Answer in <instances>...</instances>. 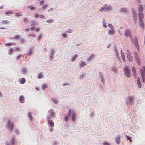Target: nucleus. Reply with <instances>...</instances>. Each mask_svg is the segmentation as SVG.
<instances>
[{
	"label": "nucleus",
	"instance_id": "f257e3e1",
	"mask_svg": "<svg viewBox=\"0 0 145 145\" xmlns=\"http://www.w3.org/2000/svg\"><path fill=\"white\" fill-rule=\"evenodd\" d=\"M68 116L69 117H71L72 121L74 122L76 118V112L72 110H69L68 112Z\"/></svg>",
	"mask_w": 145,
	"mask_h": 145
},
{
	"label": "nucleus",
	"instance_id": "f03ea898",
	"mask_svg": "<svg viewBox=\"0 0 145 145\" xmlns=\"http://www.w3.org/2000/svg\"><path fill=\"white\" fill-rule=\"evenodd\" d=\"M132 41L133 42L135 43V46L136 47L138 51H139V47L138 46V41L137 38L136 37H134L132 39Z\"/></svg>",
	"mask_w": 145,
	"mask_h": 145
},
{
	"label": "nucleus",
	"instance_id": "7ed1b4c3",
	"mask_svg": "<svg viewBox=\"0 0 145 145\" xmlns=\"http://www.w3.org/2000/svg\"><path fill=\"white\" fill-rule=\"evenodd\" d=\"M48 114L51 118H54L55 116V112L52 109L48 111Z\"/></svg>",
	"mask_w": 145,
	"mask_h": 145
},
{
	"label": "nucleus",
	"instance_id": "20e7f679",
	"mask_svg": "<svg viewBox=\"0 0 145 145\" xmlns=\"http://www.w3.org/2000/svg\"><path fill=\"white\" fill-rule=\"evenodd\" d=\"M123 71L125 75L127 77H129L130 76V74L128 68L126 67H124Z\"/></svg>",
	"mask_w": 145,
	"mask_h": 145
},
{
	"label": "nucleus",
	"instance_id": "39448f33",
	"mask_svg": "<svg viewBox=\"0 0 145 145\" xmlns=\"http://www.w3.org/2000/svg\"><path fill=\"white\" fill-rule=\"evenodd\" d=\"M50 117H48L47 118L48 123L50 127H53L54 126V123L51 120H50Z\"/></svg>",
	"mask_w": 145,
	"mask_h": 145
},
{
	"label": "nucleus",
	"instance_id": "423d86ee",
	"mask_svg": "<svg viewBox=\"0 0 145 145\" xmlns=\"http://www.w3.org/2000/svg\"><path fill=\"white\" fill-rule=\"evenodd\" d=\"M14 139L15 138L14 136H11L10 139V142H8L6 144L8 143L9 144V145H14L15 143Z\"/></svg>",
	"mask_w": 145,
	"mask_h": 145
},
{
	"label": "nucleus",
	"instance_id": "0eeeda50",
	"mask_svg": "<svg viewBox=\"0 0 145 145\" xmlns=\"http://www.w3.org/2000/svg\"><path fill=\"white\" fill-rule=\"evenodd\" d=\"M121 137L118 135L116 136L115 138V141L118 144H119L120 143V139Z\"/></svg>",
	"mask_w": 145,
	"mask_h": 145
},
{
	"label": "nucleus",
	"instance_id": "6e6552de",
	"mask_svg": "<svg viewBox=\"0 0 145 145\" xmlns=\"http://www.w3.org/2000/svg\"><path fill=\"white\" fill-rule=\"evenodd\" d=\"M28 71V69L26 68H23L21 70V73L22 74H27Z\"/></svg>",
	"mask_w": 145,
	"mask_h": 145
},
{
	"label": "nucleus",
	"instance_id": "1a4fd4ad",
	"mask_svg": "<svg viewBox=\"0 0 145 145\" xmlns=\"http://www.w3.org/2000/svg\"><path fill=\"white\" fill-rule=\"evenodd\" d=\"M7 126L9 130L10 131H12L13 127V125L12 122L9 121L8 123Z\"/></svg>",
	"mask_w": 145,
	"mask_h": 145
},
{
	"label": "nucleus",
	"instance_id": "9d476101",
	"mask_svg": "<svg viewBox=\"0 0 145 145\" xmlns=\"http://www.w3.org/2000/svg\"><path fill=\"white\" fill-rule=\"evenodd\" d=\"M140 72L141 76L145 74V67L143 66L140 69Z\"/></svg>",
	"mask_w": 145,
	"mask_h": 145
},
{
	"label": "nucleus",
	"instance_id": "9b49d317",
	"mask_svg": "<svg viewBox=\"0 0 145 145\" xmlns=\"http://www.w3.org/2000/svg\"><path fill=\"white\" fill-rule=\"evenodd\" d=\"M86 64L85 62L81 61L79 64V67L80 69H82L84 66L86 65Z\"/></svg>",
	"mask_w": 145,
	"mask_h": 145
},
{
	"label": "nucleus",
	"instance_id": "f8f14e48",
	"mask_svg": "<svg viewBox=\"0 0 145 145\" xmlns=\"http://www.w3.org/2000/svg\"><path fill=\"white\" fill-rule=\"evenodd\" d=\"M134 100V97H128V101L130 104L132 105Z\"/></svg>",
	"mask_w": 145,
	"mask_h": 145
},
{
	"label": "nucleus",
	"instance_id": "ddd939ff",
	"mask_svg": "<svg viewBox=\"0 0 145 145\" xmlns=\"http://www.w3.org/2000/svg\"><path fill=\"white\" fill-rule=\"evenodd\" d=\"M138 16L139 18V20L140 21H141L144 17L143 14L142 12H139Z\"/></svg>",
	"mask_w": 145,
	"mask_h": 145
},
{
	"label": "nucleus",
	"instance_id": "4468645a",
	"mask_svg": "<svg viewBox=\"0 0 145 145\" xmlns=\"http://www.w3.org/2000/svg\"><path fill=\"white\" fill-rule=\"evenodd\" d=\"M143 10V5H140L138 9V11L139 12H142Z\"/></svg>",
	"mask_w": 145,
	"mask_h": 145
},
{
	"label": "nucleus",
	"instance_id": "2eb2a0df",
	"mask_svg": "<svg viewBox=\"0 0 145 145\" xmlns=\"http://www.w3.org/2000/svg\"><path fill=\"white\" fill-rule=\"evenodd\" d=\"M24 98L23 95H21L19 98V101L21 103H24Z\"/></svg>",
	"mask_w": 145,
	"mask_h": 145
},
{
	"label": "nucleus",
	"instance_id": "dca6fc26",
	"mask_svg": "<svg viewBox=\"0 0 145 145\" xmlns=\"http://www.w3.org/2000/svg\"><path fill=\"white\" fill-rule=\"evenodd\" d=\"M137 82L138 87L140 88L141 87V84L140 79L139 77H138L137 79Z\"/></svg>",
	"mask_w": 145,
	"mask_h": 145
},
{
	"label": "nucleus",
	"instance_id": "f3484780",
	"mask_svg": "<svg viewBox=\"0 0 145 145\" xmlns=\"http://www.w3.org/2000/svg\"><path fill=\"white\" fill-rule=\"evenodd\" d=\"M121 53L122 59L124 62H125V59L124 53L123 52H122V50H121Z\"/></svg>",
	"mask_w": 145,
	"mask_h": 145
},
{
	"label": "nucleus",
	"instance_id": "a211bd4d",
	"mask_svg": "<svg viewBox=\"0 0 145 145\" xmlns=\"http://www.w3.org/2000/svg\"><path fill=\"white\" fill-rule=\"evenodd\" d=\"M125 36H128L130 35L131 37V35H130V31L129 29H127L125 30Z\"/></svg>",
	"mask_w": 145,
	"mask_h": 145
},
{
	"label": "nucleus",
	"instance_id": "6ab92c4d",
	"mask_svg": "<svg viewBox=\"0 0 145 145\" xmlns=\"http://www.w3.org/2000/svg\"><path fill=\"white\" fill-rule=\"evenodd\" d=\"M115 52L116 55V57L118 59H120L119 57V54L118 51V50L116 47H115Z\"/></svg>",
	"mask_w": 145,
	"mask_h": 145
},
{
	"label": "nucleus",
	"instance_id": "aec40b11",
	"mask_svg": "<svg viewBox=\"0 0 145 145\" xmlns=\"http://www.w3.org/2000/svg\"><path fill=\"white\" fill-rule=\"evenodd\" d=\"M77 56V54H74L73 55L71 59V60L73 62L76 59Z\"/></svg>",
	"mask_w": 145,
	"mask_h": 145
},
{
	"label": "nucleus",
	"instance_id": "412c9836",
	"mask_svg": "<svg viewBox=\"0 0 145 145\" xmlns=\"http://www.w3.org/2000/svg\"><path fill=\"white\" fill-rule=\"evenodd\" d=\"M14 50L12 48H10L8 50V54L9 55H12Z\"/></svg>",
	"mask_w": 145,
	"mask_h": 145
},
{
	"label": "nucleus",
	"instance_id": "4be33fe9",
	"mask_svg": "<svg viewBox=\"0 0 145 145\" xmlns=\"http://www.w3.org/2000/svg\"><path fill=\"white\" fill-rule=\"evenodd\" d=\"M132 71L133 72V74L135 76H136V75H135L136 74V70H135V68L134 67H132Z\"/></svg>",
	"mask_w": 145,
	"mask_h": 145
},
{
	"label": "nucleus",
	"instance_id": "5701e85b",
	"mask_svg": "<svg viewBox=\"0 0 145 145\" xmlns=\"http://www.w3.org/2000/svg\"><path fill=\"white\" fill-rule=\"evenodd\" d=\"M33 49V48H31L30 49H29L28 51V52L27 53V54L28 56H30L32 54V50Z\"/></svg>",
	"mask_w": 145,
	"mask_h": 145
},
{
	"label": "nucleus",
	"instance_id": "b1692460",
	"mask_svg": "<svg viewBox=\"0 0 145 145\" xmlns=\"http://www.w3.org/2000/svg\"><path fill=\"white\" fill-rule=\"evenodd\" d=\"M115 31L114 29H112L111 30H109L108 31V33L110 35H112L115 32Z\"/></svg>",
	"mask_w": 145,
	"mask_h": 145
},
{
	"label": "nucleus",
	"instance_id": "393cba45",
	"mask_svg": "<svg viewBox=\"0 0 145 145\" xmlns=\"http://www.w3.org/2000/svg\"><path fill=\"white\" fill-rule=\"evenodd\" d=\"M94 55L93 54H91L89 57H88L87 59V60L88 61H90L92 58L93 57Z\"/></svg>",
	"mask_w": 145,
	"mask_h": 145
},
{
	"label": "nucleus",
	"instance_id": "a878e982",
	"mask_svg": "<svg viewBox=\"0 0 145 145\" xmlns=\"http://www.w3.org/2000/svg\"><path fill=\"white\" fill-rule=\"evenodd\" d=\"M25 82V79L24 78H22L20 82V83L21 84H24Z\"/></svg>",
	"mask_w": 145,
	"mask_h": 145
},
{
	"label": "nucleus",
	"instance_id": "bb28decb",
	"mask_svg": "<svg viewBox=\"0 0 145 145\" xmlns=\"http://www.w3.org/2000/svg\"><path fill=\"white\" fill-rule=\"evenodd\" d=\"M15 15L18 17L22 16L23 15L22 12H20L19 13H16L15 14Z\"/></svg>",
	"mask_w": 145,
	"mask_h": 145
},
{
	"label": "nucleus",
	"instance_id": "cd10ccee",
	"mask_svg": "<svg viewBox=\"0 0 145 145\" xmlns=\"http://www.w3.org/2000/svg\"><path fill=\"white\" fill-rule=\"evenodd\" d=\"M102 24L103 26L105 28H106L107 27V25H106V23H105V21L104 19H103V22H102Z\"/></svg>",
	"mask_w": 145,
	"mask_h": 145
},
{
	"label": "nucleus",
	"instance_id": "c85d7f7f",
	"mask_svg": "<svg viewBox=\"0 0 145 145\" xmlns=\"http://www.w3.org/2000/svg\"><path fill=\"white\" fill-rule=\"evenodd\" d=\"M47 87V85L46 84H44L42 85V88L43 89H44Z\"/></svg>",
	"mask_w": 145,
	"mask_h": 145
},
{
	"label": "nucleus",
	"instance_id": "c756f323",
	"mask_svg": "<svg viewBox=\"0 0 145 145\" xmlns=\"http://www.w3.org/2000/svg\"><path fill=\"white\" fill-rule=\"evenodd\" d=\"M28 116L30 121H32V116H31V114L30 113H29L28 114Z\"/></svg>",
	"mask_w": 145,
	"mask_h": 145
},
{
	"label": "nucleus",
	"instance_id": "7c9ffc66",
	"mask_svg": "<svg viewBox=\"0 0 145 145\" xmlns=\"http://www.w3.org/2000/svg\"><path fill=\"white\" fill-rule=\"evenodd\" d=\"M43 77V76L41 73L39 74L37 76L38 78L39 79H40Z\"/></svg>",
	"mask_w": 145,
	"mask_h": 145
},
{
	"label": "nucleus",
	"instance_id": "2f4dec72",
	"mask_svg": "<svg viewBox=\"0 0 145 145\" xmlns=\"http://www.w3.org/2000/svg\"><path fill=\"white\" fill-rule=\"evenodd\" d=\"M140 25L141 26V27L142 28V29H143L144 28V24L142 21V20L141 21H140Z\"/></svg>",
	"mask_w": 145,
	"mask_h": 145
},
{
	"label": "nucleus",
	"instance_id": "473e14b6",
	"mask_svg": "<svg viewBox=\"0 0 145 145\" xmlns=\"http://www.w3.org/2000/svg\"><path fill=\"white\" fill-rule=\"evenodd\" d=\"M133 15L134 17L135 18L137 16V14L136 12L134 10L133 11Z\"/></svg>",
	"mask_w": 145,
	"mask_h": 145
},
{
	"label": "nucleus",
	"instance_id": "72a5a7b5",
	"mask_svg": "<svg viewBox=\"0 0 145 145\" xmlns=\"http://www.w3.org/2000/svg\"><path fill=\"white\" fill-rule=\"evenodd\" d=\"M48 5H45L44 6H42V10H45L46 9V8L47 7H48Z\"/></svg>",
	"mask_w": 145,
	"mask_h": 145
},
{
	"label": "nucleus",
	"instance_id": "f704fd0d",
	"mask_svg": "<svg viewBox=\"0 0 145 145\" xmlns=\"http://www.w3.org/2000/svg\"><path fill=\"white\" fill-rule=\"evenodd\" d=\"M52 101L54 102V103L55 104H57L58 102V100L55 99H52Z\"/></svg>",
	"mask_w": 145,
	"mask_h": 145
},
{
	"label": "nucleus",
	"instance_id": "c9c22d12",
	"mask_svg": "<svg viewBox=\"0 0 145 145\" xmlns=\"http://www.w3.org/2000/svg\"><path fill=\"white\" fill-rule=\"evenodd\" d=\"M53 20L52 19H49L46 21V22L48 23H51L53 22Z\"/></svg>",
	"mask_w": 145,
	"mask_h": 145
},
{
	"label": "nucleus",
	"instance_id": "e433bc0d",
	"mask_svg": "<svg viewBox=\"0 0 145 145\" xmlns=\"http://www.w3.org/2000/svg\"><path fill=\"white\" fill-rule=\"evenodd\" d=\"M127 57V58L128 59V60H129V61H132V57L131 56H131H128Z\"/></svg>",
	"mask_w": 145,
	"mask_h": 145
},
{
	"label": "nucleus",
	"instance_id": "4c0bfd02",
	"mask_svg": "<svg viewBox=\"0 0 145 145\" xmlns=\"http://www.w3.org/2000/svg\"><path fill=\"white\" fill-rule=\"evenodd\" d=\"M120 11L121 12H127V10L124 8H121L120 9Z\"/></svg>",
	"mask_w": 145,
	"mask_h": 145
},
{
	"label": "nucleus",
	"instance_id": "58836bf2",
	"mask_svg": "<svg viewBox=\"0 0 145 145\" xmlns=\"http://www.w3.org/2000/svg\"><path fill=\"white\" fill-rule=\"evenodd\" d=\"M69 117L68 116V115H66L65 116V117H64V120L66 122H67L68 121V117Z\"/></svg>",
	"mask_w": 145,
	"mask_h": 145
},
{
	"label": "nucleus",
	"instance_id": "ea45409f",
	"mask_svg": "<svg viewBox=\"0 0 145 145\" xmlns=\"http://www.w3.org/2000/svg\"><path fill=\"white\" fill-rule=\"evenodd\" d=\"M141 77L142 81L145 82V74H144L143 75L141 76Z\"/></svg>",
	"mask_w": 145,
	"mask_h": 145
},
{
	"label": "nucleus",
	"instance_id": "a19ab883",
	"mask_svg": "<svg viewBox=\"0 0 145 145\" xmlns=\"http://www.w3.org/2000/svg\"><path fill=\"white\" fill-rule=\"evenodd\" d=\"M127 57L131 55V53L128 50L127 51Z\"/></svg>",
	"mask_w": 145,
	"mask_h": 145
},
{
	"label": "nucleus",
	"instance_id": "79ce46f5",
	"mask_svg": "<svg viewBox=\"0 0 145 145\" xmlns=\"http://www.w3.org/2000/svg\"><path fill=\"white\" fill-rule=\"evenodd\" d=\"M13 13V12H11L10 11H8L7 12H6L5 13V14L6 15H8L9 14H12Z\"/></svg>",
	"mask_w": 145,
	"mask_h": 145
},
{
	"label": "nucleus",
	"instance_id": "37998d69",
	"mask_svg": "<svg viewBox=\"0 0 145 145\" xmlns=\"http://www.w3.org/2000/svg\"><path fill=\"white\" fill-rule=\"evenodd\" d=\"M37 22H33L31 25L32 26H34L37 24Z\"/></svg>",
	"mask_w": 145,
	"mask_h": 145
},
{
	"label": "nucleus",
	"instance_id": "c03bdc74",
	"mask_svg": "<svg viewBox=\"0 0 145 145\" xmlns=\"http://www.w3.org/2000/svg\"><path fill=\"white\" fill-rule=\"evenodd\" d=\"M111 9V7L110 6H108L106 7V10L109 11Z\"/></svg>",
	"mask_w": 145,
	"mask_h": 145
},
{
	"label": "nucleus",
	"instance_id": "a18cd8bd",
	"mask_svg": "<svg viewBox=\"0 0 145 145\" xmlns=\"http://www.w3.org/2000/svg\"><path fill=\"white\" fill-rule=\"evenodd\" d=\"M108 26L111 29H114L113 26L111 24H108Z\"/></svg>",
	"mask_w": 145,
	"mask_h": 145
},
{
	"label": "nucleus",
	"instance_id": "49530a36",
	"mask_svg": "<svg viewBox=\"0 0 145 145\" xmlns=\"http://www.w3.org/2000/svg\"><path fill=\"white\" fill-rule=\"evenodd\" d=\"M61 35L62 37L66 38L67 37V35L66 33H61Z\"/></svg>",
	"mask_w": 145,
	"mask_h": 145
},
{
	"label": "nucleus",
	"instance_id": "de8ad7c7",
	"mask_svg": "<svg viewBox=\"0 0 145 145\" xmlns=\"http://www.w3.org/2000/svg\"><path fill=\"white\" fill-rule=\"evenodd\" d=\"M41 34H39L38 36V37L37 39V40L39 41H40L41 38Z\"/></svg>",
	"mask_w": 145,
	"mask_h": 145
},
{
	"label": "nucleus",
	"instance_id": "09e8293b",
	"mask_svg": "<svg viewBox=\"0 0 145 145\" xmlns=\"http://www.w3.org/2000/svg\"><path fill=\"white\" fill-rule=\"evenodd\" d=\"M135 57L136 60H138V55L136 53H135Z\"/></svg>",
	"mask_w": 145,
	"mask_h": 145
},
{
	"label": "nucleus",
	"instance_id": "8fccbe9b",
	"mask_svg": "<svg viewBox=\"0 0 145 145\" xmlns=\"http://www.w3.org/2000/svg\"><path fill=\"white\" fill-rule=\"evenodd\" d=\"M14 38L15 39H20V37L19 35H16L14 37Z\"/></svg>",
	"mask_w": 145,
	"mask_h": 145
},
{
	"label": "nucleus",
	"instance_id": "3c124183",
	"mask_svg": "<svg viewBox=\"0 0 145 145\" xmlns=\"http://www.w3.org/2000/svg\"><path fill=\"white\" fill-rule=\"evenodd\" d=\"M14 44V43H9L5 44V45L6 46H10L11 45Z\"/></svg>",
	"mask_w": 145,
	"mask_h": 145
},
{
	"label": "nucleus",
	"instance_id": "603ef678",
	"mask_svg": "<svg viewBox=\"0 0 145 145\" xmlns=\"http://www.w3.org/2000/svg\"><path fill=\"white\" fill-rule=\"evenodd\" d=\"M106 6V4H105L104 5V7H101L100 8V10H104V8Z\"/></svg>",
	"mask_w": 145,
	"mask_h": 145
},
{
	"label": "nucleus",
	"instance_id": "864d4df0",
	"mask_svg": "<svg viewBox=\"0 0 145 145\" xmlns=\"http://www.w3.org/2000/svg\"><path fill=\"white\" fill-rule=\"evenodd\" d=\"M93 112H91L89 114L90 117L91 118H92L93 117Z\"/></svg>",
	"mask_w": 145,
	"mask_h": 145
},
{
	"label": "nucleus",
	"instance_id": "5fc2aeb1",
	"mask_svg": "<svg viewBox=\"0 0 145 145\" xmlns=\"http://www.w3.org/2000/svg\"><path fill=\"white\" fill-rule=\"evenodd\" d=\"M8 24V22L7 20H4L3 21L2 24Z\"/></svg>",
	"mask_w": 145,
	"mask_h": 145
},
{
	"label": "nucleus",
	"instance_id": "6e6d98bb",
	"mask_svg": "<svg viewBox=\"0 0 145 145\" xmlns=\"http://www.w3.org/2000/svg\"><path fill=\"white\" fill-rule=\"evenodd\" d=\"M100 78H101V81L103 82L104 81V79L103 78V75H101L100 74Z\"/></svg>",
	"mask_w": 145,
	"mask_h": 145
},
{
	"label": "nucleus",
	"instance_id": "4d7b16f0",
	"mask_svg": "<svg viewBox=\"0 0 145 145\" xmlns=\"http://www.w3.org/2000/svg\"><path fill=\"white\" fill-rule=\"evenodd\" d=\"M35 36V34H29L28 35V37H30L31 36L34 37Z\"/></svg>",
	"mask_w": 145,
	"mask_h": 145
},
{
	"label": "nucleus",
	"instance_id": "13d9d810",
	"mask_svg": "<svg viewBox=\"0 0 145 145\" xmlns=\"http://www.w3.org/2000/svg\"><path fill=\"white\" fill-rule=\"evenodd\" d=\"M39 16V14H36L35 15V17L36 18H38Z\"/></svg>",
	"mask_w": 145,
	"mask_h": 145
},
{
	"label": "nucleus",
	"instance_id": "bf43d9fd",
	"mask_svg": "<svg viewBox=\"0 0 145 145\" xmlns=\"http://www.w3.org/2000/svg\"><path fill=\"white\" fill-rule=\"evenodd\" d=\"M103 145H110L109 143L107 142H104L103 143Z\"/></svg>",
	"mask_w": 145,
	"mask_h": 145
},
{
	"label": "nucleus",
	"instance_id": "052dcab7",
	"mask_svg": "<svg viewBox=\"0 0 145 145\" xmlns=\"http://www.w3.org/2000/svg\"><path fill=\"white\" fill-rule=\"evenodd\" d=\"M14 132L17 135H18L19 133L18 131L16 129L15 130Z\"/></svg>",
	"mask_w": 145,
	"mask_h": 145
},
{
	"label": "nucleus",
	"instance_id": "680f3d73",
	"mask_svg": "<svg viewBox=\"0 0 145 145\" xmlns=\"http://www.w3.org/2000/svg\"><path fill=\"white\" fill-rule=\"evenodd\" d=\"M84 76V74L83 73L80 76V78H82V79H83V76Z\"/></svg>",
	"mask_w": 145,
	"mask_h": 145
},
{
	"label": "nucleus",
	"instance_id": "e2e57ef3",
	"mask_svg": "<svg viewBox=\"0 0 145 145\" xmlns=\"http://www.w3.org/2000/svg\"><path fill=\"white\" fill-rule=\"evenodd\" d=\"M126 138H127V140H130L131 139V138L130 137H129V136H127V135H126Z\"/></svg>",
	"mask_w": 145,
	"mask_h": 145
},
{
	"label": "nucleus",
	"instance_id": "0e129e2a",
	"mask_svg": "<svg viewBox=\"0 0 145 145\" xmlns=\"http://www.w3.org/2000/svg\"><path fill=\"white\" fill-rule=\"evenodd\" d=\"M30 9L31 10H33L35 9V8L31 6L30 7Z\"/></svg>",
	"mask_w": 145,
	"mask_h": 145
},
{
	"label": "nucleus",
	"instance_id": "69168bd1",
	"mask_svg": "<svg viewBox=\"0 0 145 145\" xmlns=\"http://www.w3.org/2000/svg\"><path fill=\"white\" fill-rule=\"evenodd\" d=\"M23 20L24 21H26L27 20V18H24L23 19Z\"/></svg>",
	"mask_w": 145,
	"mask_h": 145
},
{
	"label": "nucleus",
	"instance_id": "338daca9",
	"mask_svg": "<svg viewBox=\"0 0 145 145\" xmlns=\"http://www.w3.org/2000/svg\"><path fill=\"white\" fill-rule=\"evenodd\" d=\"M53 10V8H50V9H49L48 10V12H49L50 11H52Z\"/></svg>",
	"mask_w": 145,
	"mask_h": 145
},
{
	"label": "nucleus",
	"instance_id": "774afa93",
	"mask_svg": "<svg viewBox=\"0 0 145 145\" xmlns=\"http://www.w3.org/2000/svg\"><path fill=\"white\" fill-rule=\"evenodd\" d=\"M40 4L41 5L42 4H44V2L43 1H41L40 2Z\"/></svg>",
	"mask_w": 145,
	"mask_h": 145
}]
</instances>
